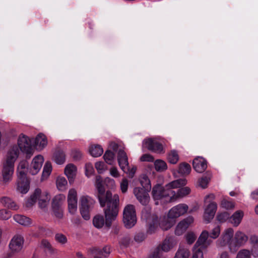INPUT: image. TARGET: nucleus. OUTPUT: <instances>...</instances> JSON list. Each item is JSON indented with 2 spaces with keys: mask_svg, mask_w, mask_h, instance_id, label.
<instances>
[{
  "mask_svg": "<svg viewBox=\"0 0 258 258\" xmlns=\"http://www.w3.org/2000/svg\"><path fill=\"white\" fill-rule=\"evenodd\" d=\"M64 199V196L61 195L55 197L52 202L51 208H61V205Z\"/></svg>",
  "mask_w": 258,
  "mask_h": 258,
  "instance_id": "obj_37",
  "label": "nucleus"
},
{
  "mask_svg": "<svg viewBox=\"0 0 258 258\" xmlns=\"http://www.w3.org/2000/svg\"><path fill=\"white\" fill-rule=\"evenodd\" d=\"M185 239L187 242L191 244L195 241L196 239V235L192 232H189L185 235Z\"/></svg>",
  "mask_w": 258,
  "mask_h": 258,
  "instance_id": "obj_54",
  "label": "nucleus"
},
{
  "mask_svg": "<svg viewBox=\"0 0 258 258\" xmlns=\"http://www.w3.org/2000/svg\"><path fill=\"white\" fill-rule=\"evenodd\" d=\"M95 166L99 173H102L107 170V166L103 162L99 161L96 162Z\"/></svg>",
  "mask_w": 258,
  "mask_h": 258,
  "instance_id": "obj_51",
  "label": "nucleus"
},
{
  "mask_svg": "<svg viewBox=\"0 0 258 258\" xmlns=\"http://www.w3.org/2000/svg\"><path fill=\"white\" fill-rule=\"evenodd\" d=\"M220 230L219 226L216 227L213 229L212 233H211L210 237L212 238H216L220 234Z\"/></svg>",
  "mask_w": 258,
  "mask_h": 258,
  "instance_id": "obj_60",
  "label": "nucleus"
},
{
  "mask_svg": "<svg viewBox=\"0 0 258 258\" xmlns=\"http://www.w3.org/2000/svg\"><path fill=\"white\" fill-rule=\"evenodd\" d=\"M103 149L99 145H92L90 148V153L94 157H98L103 153Z\"/></svg>",
  "mask_w": 258,
  "mask_h": 258,
  "instance_id": "obj_39",
  "label": "nucleus"
},
{
  "mask_svg": "<svg viewBox=\"0 0 258 258\" xmlns=\"http://www.w3.org/2000/svg\"><path fill=\"white\" fill-rule=\"evenodd\" d=\"M147 221L149 224V231L152 232L155 229V225L158 221V217L156 215H152V216L149 217L147 219Z\"/></svg>",
  "mask_w": 258,
  "mask_h": 258,
  "instance_id": "obj_41",
  "label": "nucleus"
},
{
  "mask_svg": "<svg viewBox=\"0 0 258 258\" xmlns=\"http://www.w3.org/2000/svg\"><path fill=\"white\" fill-rule=\"evenodd\" d=\"M55 239L61 244H66L68 241L67 237L62 233H57L55 235Z\"/></svg>",
  "mask_w": 258,
  "mask_h": 258,
  "instance_id": "obj_50",
  "label": "nucleus"
},
{
  "mask_svg": "<svg viewBox=\"0 0 258 258\" xmlns=\"http://www.w3.org/2000/svg\"><path fill=\"white\" fill-rule=\"evenodd\" d=\"M17 147L20 152L25 155L26 158H30L34 154L35 149L31 139L24 134H20L17 140Z\"/></svg>",
  "mask_w": 258,
  "mask_h": 258,
  "instance_id": "obj_3",
  "label": "nucleus"
},
{
  "mask_svg": "<svg viewBox=\"0 0 258 258\" xmlns=\"http://www.w3.org/2000/svg\"><path fill=\"white\" fill-rule=\"evenodd\" d=\"M191 170V167L188 163L183 162L179 164L178 172L183 175H188Z\"/></svg>",
  "mask_w": 258,
  "mask_h": 258,
  "instance_id": "obj_36",
  "label": "nucleus"
},
{
  "mask_svg": "<svg viewBox=\"0 0 258 258\" xmlns=\"http://www.w3.org/2000/svg\"><path fill=\"white\" fill-rule=\"evenodd\" d=\"M43 162L44 159L41 155H37L34 158L31 163L30 169V172L32 174L35 175L39 171Z\"/></svg>",
  "mask_w": 258,
  "mask_h": 258,
  "instance_id": "obj_18",
  "label": "nucleus"
},
{
  "mask_svg": "<svg viewBox=\"0 0 258 258\" xmlns=\"http://www.w3.org/2000/svg\"><path fill=\"white\" fill-rule=\"evenodd\" d=\"M144 146L149 150L158 154L163 153L164 147L163 145L154 138H148L144 141Z\"/></svg>",
  "mask_w": 258,
  "mask_h": 258,
  "instance_id": "obj_9",
  "label": "nucleus"
},
{
  "mask_svg": "<svg viewBox=\"0 0 258 258\" xmlns=\"http://www.w3.org/2000/svg\"><path fill=\"white\" fill-rule=\"evenodd\" d=\"M64 174L71 182L73 181L77 172V167L73 164H68L64 168Z\"/></svg>",
  "mask_w": 258,
  "mask_h": 258,
  "instance_id": "obj_26",
  "label": "nucleus"
},
{
  "mask_svg": "<svg viewBox=\"0 0 258 258\" xmlns=\"http://www.w3.org/2000/svg\"><path fill=\"white\" fill-rule=\"evenodd\" d=\"M190 252L184 247H180L177 251L174 258H188Z\"/></svg>",
  "mask_w": 258,
  "mask_h": 258,
  "instance_id": "obj_38",
  "label": "nucleus"
},
{
  "mask_svg": "<svg viewBox=\"0 0 258 258\" xmlns=\"http://www.w3.org/2000/svg\"><path fill=\"white\" fill-rule=\"evenodd\" d=\"M140 160L142 162H153L154 158L150 154H145L141 157Z\"/></svg>",
  "mask_w": 258,
  "mask_h": 258,
  "instance_id": "obj_55",
  "label": "nucleus"
},
{
  "mask_svg": "<svg viewBox=\"0 0 258 258\" xmlns=\"http://www.w3.org/2000/svg\"><path fill=\"white\" fill-rule=\"evenodd\" d=\"M210 180V177H203L201 178L199 181V185L202 188H206Z\"/></svg>",
  "mask_w": 258,
  "mask_h": 258,
  "instance_id": "obj_57",
  "label": "nucleus"
},
{
  "mask_svg": "<svg viewBox=\"0 0 258 258\" xmlns=\"http://www.w3.org/2000/svg\"><path fill=\"white\" fill-rule=\"evenodd\" d=\"M249 241L251 246L258 245V236L255 235H252L249 238Z\"/></svg>",
  "mask_w": 258,
  "mask_h": 258,
  "instance_id": "obj_63",
  "label": "nucleus"
},
{
  "mask_svg": "<svg viewBox=\"0 0 258 258\" xmlns=\"http://www.w3.org/2000/svg\"><path fill=\"white\" fill-rule=\"evenodd\" d=\"M30 182L27 177H18L17 189L22 194H26L29 189Z\"/></svg>",
  "mask_w": 258,
  "mask_h": 258,
  "instance_id": "obj_22",
  "label": "nucleus"
},
{
  "mask_svg": "<svg viewBox=\"0 0 258 258\" xmlns=\"http://www.w3.org/2000/svg\"><path fill=\"white\" fill-rule=\"evenodd\" d=\"M53 158L57 164H62L66 161V155L63 151L57 150L54 152Z\"/></svg>",
  "mask_w": 258,
  "mask_h": 258,
  "instance_id": "obj_31",
  "label": "nucleus"
},
{
  "mask_svg": "<svg viewBox=\"0 0 258 258\" xmlns=\"http://www.w3.org/2000/svg\"><path fill=\"white\" fill-rule=\"evenodd\" d=\"M248 237L244 233L237 231L234 237L235 242V248H236V246H240L244 244L248 240Z\"/></svg>",
  "mask_w": 258,
  "mask_h": 258,
  "instance_id": "obj_27",
  "label": "nucleus"
},
{
  "mask_svg": "<svg viewBox=\"0 0 258 258\" xmlns=\"http://www.w3.org/2000/svg\"><path fill=\"white\" fill-rule=\"evenodd\" d=\"M103 158L106 163L111 165L114 161V154L111 151L108 150L104 153Z\"/></svg>",
  "mask_w": 258,
  "mask_h": 258,
  "instance_id": "obj_43",
  "label": "nucleus"
},
{
  "mask_svg": "<svg viewBox=\"0 0 258 258\" xmlns=\"http://www.w3.org/2000/svg\"><path fill=\"white\" fill-rule=\"evenodd\" d=\"M35 143L39 149H43L47 145V139L45 135L39 134L35 138Z\"/></svg>",
  "mask_w": 258,
  "mask_h": 258,
  "instance_id": "obj_30",
  "label": "nucleus"
},
{
  "mask_svg": "<svg viewBox=\"0 0 258 258\" xmlns=\"http://www.w3.org/2000/svg\"><path fill=\"white\" fill-rule=\"evenodd\" d=\"M217 204L212 202L208 205L204 213V218L205 221L209 223L214 218L216 210Z\"/></svg>",
  "mask_w": 258,
  "mask_h": 258,
  "instance_id": "obj_19",
  "label": "nucleus"
},
{
  "mask_svg": "<svg viewBox=\"0 0 258 258\" xmlns=\"http://www.w3.org/2000/svg\"><path fill=\"white\" fill-rule=\"evenodd\" d=\"M175 239L172 237H167L163 241L162 245V249L164 251H168L173 248L176 245Z\"/></svg>",
  "mask_w": 258,
  "mask_h": 258,
  "instance_id": "obj_28",
  "label": "nucleus"
},
{
  "mask_svg": "<svg viewBox=\"0 0 258 258\" xmlns=\"http://www.w3.org/2000/svg\"><path fill=\"white\" fill-rule=\"evenodd\" d=\"M53 214L54 216L58 219H62L63 216V211L61 208H52Z\"/></svg>",
  "mask_w": 258,
  "mask_h": 258,
  "instance_id": "obj_53",
  "label": "nucleus"
},
{
  "mask_svg": "<svg viewBox=\"0 0 258 258\" xmlns=\"http://www.w3.org/2000/svg\"><path fill=\"white\" fill-rule=\"evenodd\" d=\"M94 225L98 228H101L104 224V220L103 216L100 215H96L93 219Z\"/></svg>",
  "mask_w": 258,
  "mask_h": 258,
  "instance_id": "obj_45",
  "label": "nucleus"
},
{
  "mask_svg": "<svg viewBox=\"0 0 258 258\" xmlns=\"http://www.w3.org/2000/svg\"><path fill=\"white\" fill-rule=\"evenodd\" d=\"M117 161L121 169L123 171H125L128 166V158L126 154L121 149H120L118 152Z\"/></svg>",
  "mask_w": 258,
  "mask_h": 258,
  "instance_id": "obj_20",
  "label": "nucleus"
},
{
  "mask_svg": "<svg viewBox=\"0 0 258 258\" xmlns=\"http://www.w3.org/2000/svg\"><path fill=\"white\" fill-rule=\"evenodd\" d=\"M23 238L21 236L15 235L14 236L9 243L10 251L7 254V257L10 258L19 252L23 248Z\"/></svg>",
  "mask_w": 258,
  "mask_h": 258,
  "instance_id": "obj_7",
  "label": "nucleus"
},
{
  "mask_svg": "<svg viewBox=\"0 0 258 258\" xmlns=\"http://www.w3.org/2000/svg\"><path fill=\"white\" fill-rule=\"evenodd\" d=\"M11 213L7 210L2 209L0 210V219L6 220L11 217Z\"/></svg>",
  "mask_w": 258,
  "mask_h": 258,
  "instance_id": "obj_52",
  "label": "nucleus"
},
{
  "mask_svg": "<svg viewBox=\"0 0 258 258\" xmlns=\"http://www.w3.org/2000/svg\"><path fill=\"white\" fill-rule=\"evenodd\" d=\"M14 219L17 223L23 226H28L31 223L30 219L23 215H15Z\"/></svg>",
  "mask_w": 258,
  "mask_h": 258,
  "instance_id": "obj_33",
  "label": "nucleus"
},
{
  "mask_svg": "<svg viewBox=\"0 0 258 258\" xmlns=\"http://www.w3.org/2000/svg\"><path fill=\"white\" fill-rule=\"evenodd\" d=\"M194 219L191 216H189L180 221L176 226L175 233L176 235H181L189 227V226L194 222Z\"/></svg>",
  "mask_w": 258,
  "mask_h": 258,
  "instance_id": "obj_16",
  "label": "nucleus"
},
{
  "mask_svg": "<svg viewBox=\"0 0 258 258\" xmlns=\"http://www.w3.org/2000/svg\"><path fill=\"white\" fill-rule=\"evenodd\" d=\"M195 170L199 173L203 172L207 168V162L204 159L201 157L196 158L192 162Z\"/></svg>",
  "mask_w": 258,
  "mask_h": 258,
  "instance_id": "obj_21",
  "label": "nucleus"
},
{
  "mask_svg": "<svg viewBox=\"0 0 258 258\" xmlns=\"http://www.w3.org/2000/svg\"><path fill=\"white\" fill-rule=\"evenodd\" d=\"M140 183L143 186L142 188L148 189L150 188V180L146 175L143 174L140 177Z\"/></svg>",
  "mask_w": 258,
  "mask_h": 258,
  "instance_id": "obj_47",
  "label": "nucleus"
},
{
  "mask_svg": "<svg viewBox=\"0 0 258 258\" xmlns=\"http://www.w3.org/2000/svg\"><path fill=\"white\" fill-rule=\"evenodd\" d=\"M28 170V162L26 160H22L19 163L17 172L18 177H27V173Z\"/></svg>",
  "mask_w": 258,
  "mask_h": 258,
  "instance_id": "obj_23",
  "label": "nucleus"
},
{
  "mask_svg": "<svg viewBox=\"0 0 258 258\" xmlns=\"http://www.w3.org/2000/svg\"><path fill=\"white\" fill-rule=\"evenodd\" d=\"M68 209L69 212L74 214L77 209V191L74 188L70 189L68 196Z\"/></svg>",
  "mask_w": 258,
  "mask_h": 258,
  "instance_id": "obj_12",
  "label": "nucleus"
},
{
  "mask_svg": "<svg viewBox=\"0 0 258 258\" xmlns=\"http://www.w3.org/2000/svg\"><path fill=\"white\" fill-rule=\"evenodd\" d=\"M243 217V212L239 210L235 212L231 217V223L235 226H238Z\"/></svg>",
  "mask_w": 258,
  "mask_h": 258,
  "instance_id": "obj_32",
  "label": "nucleus"
},
{
  "mask_svg": "<svg viewBox=\"0 0 258 258\" xmlns=\"http://www.w3.org/2000/svg\"><path fill=\"white\" fill-rule=\"evenodd\" d=\"M97 197L101 207H103L108 203L113 201L114 195H112L110 190L105 191V189L97 192Z\"/></svg>",
  "mask_w": 258,
  "mask_h": 258,
  "instance_id": "obj_15",
  "label": "nucleus"
},
{
  "mask_svg": "<svg viewBox=\"0 0 258 258\" xmlns=\"http://www.w3.org/2000/svg\"><path fill=\"white\" fill-rule=\"evenodd\" d=\"M68 181L64 177L58 176L56 180V185L59 190H64L66 188Z\"/></svg>",
  "mask_w": 258,
  "mask_h": 258,
  "instance_id": "obj_35",
  "label": "nucleus"
},
{
  "mask_svg": "<svg viewBox=\"0 0 258 258\" xmlns=\"http://www.w3.org/2000/svg\"><path fill=\"white\" fill-rule=\"evenodd\" d=\"M104 182L105 185L109 187H112L115 185V181L114 179L109 177H106Z\"/></svg>",
  "mask_w": 258,
  "mask_h": 258,
  "instance_id": "obj_59",
  "label": "nucleus"
},
{
  "mask_svg": "<svg viewBox=\"0 0 258 258\" xmlns=\"http://www.w3.org/2000/svg\"><path fill=\"white\" fill-rule=\"evenodd\" d=\"M14 165L12 163L4 162L3 163L2 175L3 182L7 183L12 178L14 170Z\"/></svg>",
  "mask_w": 258,
  "mask_h": 258,
  "instance_id": "obj_11",
  "label": "nucleus"
},
{
  "mask_svg": "<svg viewBox=\"0 0 258 258\" xmlns=\"http://www.w3.org/2000/svg\"><path fill=\"white\" fill-rule=\"evenodd\" d=\"M95 186L97 190V192L105 190L103 184V179L101 176L97 175L95 178Z\"/></svg>",
  "mask_w": 258,
  "mask_h": 258,
  "instance_id": "obj_46",
  "label": "nucleus"
},
{
  "mask_svg": "<svg viewBox=\"0 0 258 258\" xmlns=\"http://www.w3.org/2000/svg\"><path fill=\"white\" fill-rule=\"evenodd\" d=\"M119 198L117 195H114L113 202L108 203L104 210L106 225L110 227L111 221L114 220L118 213Z\"/></svg>",
  "mask_w": 258,
  "mask_h": 258,
  "instance_id": "obj_4",
  "label": "nucleus"
},
{
  "mask_svg": "<svg viewBox=\"0 0 258 258\" xmlns=\"http://www.w3.org/2000/svg\"><path fill=\"white\" fill-rule=\"evenodd\" d=\"M175 223V219L171 218L169 213H168L167 216H164L162 218L159 224L163 229L167 230L172 227Z\"/></svg>",
  "mask_w": 258,
  "mask_h": 258,
  "instance_id": "obj_25",
  "label": "nucleus"
},
{
  "mask_svg": "<svg viewBox=\"0 0 258 258\" xmlns=\"http://www.w3.org/2000/svg\"><path fill=\"white\" fill-rule=\"evenodd\" d=\"M110 174L114 177L117 178L119 176V173L115 167H112L109 169Z\"/></svg>",
  "mask_w": 258,
  "mask_h": 258,
  "instance_id": "obj_61",
  "label": "nucleus"
},
{
  "mask_svg": "<svg viewBox=\"0 0 258 258\" xmlns=\"http://www.w3.org/2000/svg\"><path fill=\"white\" fill-rule=\"evenodd\" d=\"M209 236V232L206 230L203 231L194 246L203 249H206L211 243L210 240L208 239Z\"/></svg>",
  "mask_w": 258,
  "mask_h": 258,
  "instance_id": "obj_17",
  "label": "nucleus"
},
{
  "mask_svg": "<svg viewBox=\"0 0 258 258\" xmlns=\"http://www.w3.org/2000/svg\"><path fill=\"white\" fill-rule=\"evenodd\" d=\"M160 255V250L157 248L150 254L148 258H159Z\"/></svg>",
  "mask_w": 258,
  "mask_h": 258,
  "instance_id": "obj_64",
  "label": "nucleus"
},
{
  "mask_svg": "<svg viewBox=\"0 0 258 258\" xmlns=\"http://www.w3.org/2000/svg\"><path fill=\"white\" fill-rule=\"evenodd\" d=\"M136 167H133L131 169H130L129 167L128 166V168H126V169H125V171H123L128 174L129 177L132 178L135 175V173L136 171Z\"/></svg>",
  "mask_w": 258,
  "mask_h": 258,
  "instance_id": "obj_62",
  "label": "nucleus"
},
{
  "mask_svg": "<svg viewBox=\"0 0 258 258\" xmlns=\"http://www.w3.org/2000/svg\"><path fill=\"white\" fill-rule=\"evenodd\" d=\"M20 151L16 144L10 146L6 154V159L4 162L15 164V163L18 159Z\"/></svg>",
  "mask_w": 258,
  "mask_h": 258,
  "instance_id": "obj_10",
  "label": "nucleus"
},
{
  "mask_svg": "<svg viewBox=\"0 0 258 258\" xmlns=\"http://www.w3.org/2000/svg\"><path fill=\"white\" fill-rule=\"evenodd\" d=\"M188 206L185 204H179L173 207L168 212L171 218L175 219L187 213Z\"/></svg>",
  "mask_w": 258,
  "mask_h": 258,
  "instance_id": "obj_13",
  "label": "nucleus"
},
{
  "mask_svg": "<svg viewBox=\"0 0 258 258\" xmlns=\"http://www.w3.org/2000/svg\"><path fill=\"white\" fill-rule=\"evenodd\" d=\"M91 254L93 258H102V256L105 257L110 253V248L108 246H105L102 250L97 247H93L90 249Z\"/></svg>",
  "mask_w": 258,
  "mask_h": 258,
  "instance_id": "obj_24",
  "label": "nucleus"
},
{
  "mask_svg": "<svg viewBox=\"0 0 258 258\" xmlns=\"http://www.w3.org/2000/svg\"><path fill=\"white\" fill-rule=\"evenodd\" d=\"M1 203L5 207L12 210H17L18 206L15 202L11 198L7 197H3L1 199Z\"/></svg>",
  "mask_w": 258,
  "mask_h": 258,
  "instance_id": "obj_29",
  "label": "nucleus"
},
{
  "mask_svg": "<svg viewBox=\"0 0 258 258\" xmlns=\"http://www.w3.org/2000/svg\"><path fill=\"white\" fill-rule=\"evenodd\" d=\"M123 221L127 227L134 226L137 221L135 207L133 205H127L124 209Z\"/></svg>",
  "mask_w": 258,
  "mask_h": 258,
  "instance_id": "obj_6",
  "label": "nucleus"
},
{
  "mask_svg": "<svg viewBox=\"0 0 258 258\" xmlns=\"http://www.w3.org/2000/svg\"><path fill=\"white\" fill-rule=\"evenodd\" d=\"M203 250L204 249L194 246L191 258H204Z\"/></svg>",
  "mask_w": 258,
  "mask_h": 258,
  "instance_id": "obj_48",
  "label": "nucleus"
},
{
  "mask_svg": "<svg viewBox=\"0 0 258 258\" xmlns=\"http://www.w3.org/2000/svg\"><path fill=\"white\" fill-rule=\"evenodd\" d=\"M50 200V196L48 192L43 191L40 188H36L28 199L26 205L27 207H31L38 201L39 208L45 210L47 209Z\"/></svg>",
  "mask_w": 258,
  "mask_h": 258,
  "instance_id": "obj_2",
  "label": "nucleus"
},
{
  "mask_svg": "<svg viewBox=\"0 0 258 258\" xmlns=\"http://www.w3.org/2000/svg\"><path fill=\"white\" fill-rule=\"evenodd\" d=\"M42 246L48 250L52 251L53 250L52 247L50 243L46 239H43L41 242Z\"/></svg>",
  "mask_w": 258,
  "mask_h": 258,
  "instance_id": "obj_58",
  "label": "nucleus"
},
{
  "mask_svg": "<svg viewBox=\"0 0 258 258\" xmlns=\"http://www.w3.org/2000/svg\"><path fill=\"white\" fill-rule=\"evenodd\" d=\"M251 253L249 249L242 248L237 252L235 258H251Z\"/></svg>",
  "mask_w": 258,
  "mask_h": 258,
  "instance_id": "obj_40",
  "label": "nucleus"
},
{
  "mask_svg": "<svg viewBox=\"0 0 258 258\" xmlns=\"http://www.w3.org/2000/svg\"><path fill=\"white\" fill-rule=\"evenodd\" d=\"M221 206L222 207L227 210H231L234 209L235 204L231 201H228L226 199H223L221 201Z\"/></svg>",
  "mask_w": 258,
  "mask_h": 258,
  "instance_id": "obj_49",
  "label": "nucleus"
},
{
  "mask_svg": "<svg viewBox=\"0 0 258 258\" xmlns=\"http://www.w3.org/2000/svg\"><path fill=\"white\" fill-rule=\"evenodd\" d=\"M168 161L171 164H176L179 160V156L175 151H171L167 157Z\"/></svg>",
  "mask_w": 258,
  "mask_h": 258,
  "instance_id": "obj_42",
  "label": "nucleus"
},
{
  "mask_svg": "<svg viewBox=\"0 0 258 258\" xmlns=\"http://www.w3.org/2000/svg\"><path fill=\"white\" fill-rule=\"evenodd\" d=\"M134 192L138 201L144 205H147L150 200L148 189L136 187Z\"/></svg>",
  "mask_w": 258,
  "mask_h": 258,
  "instance_id": "obj_14",
  "label": "nucleus"
},
{
  "mask_svg": "<svg viewBox=\"0 0 258 258\" xmlns=\"http://www.w3.org/2000/svg\"><path fill=\"white\" fill-rule=\"evenodd\" d=\"M52 170L51 164L50 162H47L45 163L42 175V179L47 178L51 173Z\"/></svg>",
  "mask_w": 258,
  "mask_h": 258,
  "instance_id": "obj_44",
  "label": "nucleus"
},
{
  "mask_svg": "<svg viewBox=\"0 0 258 258\" xmlns=\"http://www.w3.org/2000/svg\"><path fill=\"white\" fill-rule=\"evenodd\" d=\"M154 166L155 170L158 172H163L167 169L166 163L160 159L156 160L154 162Z\"/></svg>",
  "mask_w": 258,
  "mask_h": 258,
  "instance_id": "obj_34",
  "label": "nucleus"
},
{
  "mask_svg": "<svg viewBox=\"0 0 258 258\" xmlns=\"http://www.w3.org/2000/svg\"><path fill=\"white\" fill-rule=\"evenodd\" d=\"M80 212L83 218L87 220L90 219V212L93 207L95 200L88 195H83L80 197Z\"/></svg>",
  "mask_w": 258,
  "mask_h": 258,
  "instance_id": "obj_5",
  "label": "nucleus"
},
{
  "mask_svg": "<svg viewBox=\"0 0 258 258\" xmlns=\"http://www.w3.org/2000/svg\"><path fill=\"white\" fill-rule=\"evenodd\" d=\"M128 181L126 178H123L120 182V189L123 193H125L128 188Z\"/></svg>",
  "mask_w": 258,
  "mask_h": 258,
  "instance_id": "obj_56",
  "label": "nucleus"
},
{
  "mask_svg": "<svg viewBox=\"0 0 258 258\" xmlns=\"http://www.w3.org/2000/svg\"><path fill=\"white\" fill-rule=\"evenodd\" d=\"M233 233L234 231L232 229H227L225 231L219 241V244L222 246L228 244L230 250L231 251H235L237 250V248H235V244L232 240Z\"/></svg>",
  "mask_w": 258,
  "mask_h": 258,
  "instance_id": "obj_8",
  "label": "nucleus"
},
{
  "mask_svg": "<svg viewBox=\"0 0 258 258\" xmlns=\"http://www.w3.org/2000/svg\"><path fill=\"white\" fill-rule=\"evenodd\" d=\"M187 183L185 178L173 180L167 183L165 187L156 185L152 189V194L156 199L167 198V201L172 203L188 195L190 191L189 187H183Z\"/></svg>",
  "mask_w": 258,
  "mask_h": 258,
  "instance_id": "obj_1",
  "label": "nucleus"
}]
</instances>
